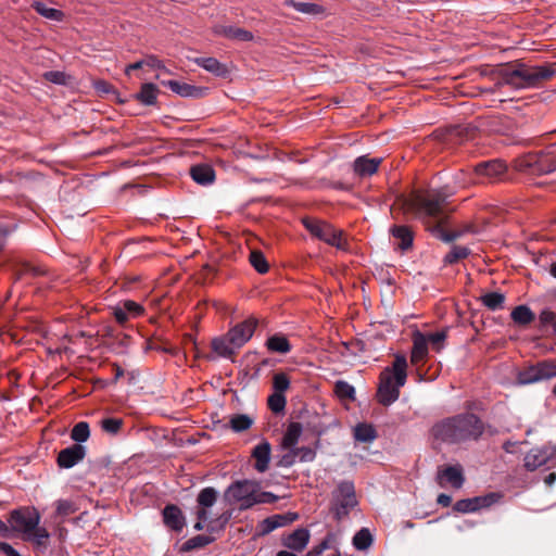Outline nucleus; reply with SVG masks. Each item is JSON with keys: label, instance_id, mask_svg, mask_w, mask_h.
Masks as SVG:
<instances>
[{"label": "nucleus", "instance_id": "nucleus-17", "mask_svg": "<svg viewBox=\"0 0 556 556\" xmlns=\"http://www.w3.org/2000/svg\"><path fill=\"white\" fill-rule=\"evenodd\" d=\"M428 356V343L425 333L416 331L413 334V349L410 354V363L415 366L425 364Z\"/></svg>", "mask_w": 556, "mask_h": 556}, {"label": "nucleus", "instance_id": "nucleus-28", "mask_svg": "<svg viewBox=\"0 0 556 556\" xmlns=\"http://www.w3.org/2000/svg\"><path fill=\"white\" fill-rule=\"evenodd\" d=\"M302 434V426L299 422H291L282 438V446L293 450Z\"/></svg>", "mask_w": 556, "mask_h": 556}, {"label": "nucleus", "instance_id": "nucleus-13", "mask_svg": "<svg viewBox=\"0 0 556 556\" xmlns=\"http://www.w3.org/2000/svg\"><path fill=\"white\" fill-rule=\"evenodd\" d=\"M298 515L295 513L270 516L260 522L257 527L258 534L266 535L278 528L285 527L295 521Z\"/></svg>", "mask_w": 556, "mask_h": 556}, {"label": "nucleus", "instance_id": "nucleus-33", "mask_svg": "<svg viewBox=\"0 0 556 556\" xmlns=\"http://www.w3.org/2000/svg\"><path fill=\"white\" fill-rule=\"evenodd\" d=\"M337 545L338 536L334 533H328L318 545L312 547L304 556H320L326 549L336 548Z\"/></svg>", "mask_w": 556, "mask_h": 556}, {"label": "nucleus", "instance_id": "nucleus-62", "mask_svg": "<svg viewBox=\"0 0 556 556\" xmlns=\"http://www.w3.org/2000/svg\"><path fill=\"white\" fill-rule=\"evenodd\" d=\"M143 65H144V60H141V61L135 62V63H132V64H129V65L126 67L125 73H126L127 75H129L131 71H134V70H139V68H141Z\"/></svg>", "mask_w": 556, "mask_h": 556}, {"label": "nucleus", "instance_id": "nucleus-45", "mask_svg": "<svg viewBox=\"0 0 556 556\" xmlns=\"http://www.w3.org/2000/svg\"><path fill=\"white\" fill-rule=\"evenodd\" d=\"M16 279H21L25 275L39 276L43 274V270L37 266L28 263H21L14 267Z\"/></svg>", "mask_w": 556, "mask_h": 556}, {"label": "nucleus", "instance_id": "nucleus-49", "mask_svg": "<svg viewBox=\"0 0 556 556\" xmlns=\"http://www.w3.org/2000/svg\"><path fill=\"white\" fill-rule=\"evenodd\" d=\"M334 392L340 399L353 400L355 395L354 387L342 380L337 381Z\"/></svg>", "mask_w": 556, "mask_h": 556}, {"label": "nucleus", "instance_id": "nucleus-42", "mask_svg": "<svg viewBox=\"0 0 556 556\" xmlns=\"http://www.w3.org/2000/svg\"><path fill=\"white\" fill-rule=\"evenodd\" d=\"M253 424V420L248 415H235L230 418V428L235 432L248 430Z\"/></svg>", "mask_w": 556, "mask_h": 556}, {"label": "nucleus", "instance_id": "nucleus-59", "mask_svg": "<svg viewBox=\"0 0 556 556\" xmlns=\"http://www.w3.org/2000/svg\"><path fill=\"white\" fill-rule=\"evenodd\" d=\"M298 452H299V450H291L290 453L283 455L280 460V465L286 466V467L293 465L294 458L298 455Z\"/></svg>", "mask_w": 556, "mask_h": 556}, {"label": "nucleus", "instance_id": "nucleus-18", "mask_svg": "<svg viewBox=\"0 0 556 556\" xmlns=\"http://www.w3.org/2000/svg\"><path fill=\"white\" fill-rule=\"evenodd\" d=\"M309 531L299 528L282 539V544L293 552H302L309 542Z\"/></svg>", "mask_w": 556, "mask_h": 556}, {"label": "nucleus", "instance_id": "nucleus-19", "mask_svg": "<svg viewBox=\"0 0 556 556\" xmlns=\"http://www.w3.org/2000/svg\"><path fill=\"white\" fill-rule=\"evenodd\" d=\"M163 520L166 527L177 532L181 531L186 525L182 511L176 505L165 506L163 509Z\"/></svg>", "mask_w": 556, "mask_h": 556}, {"label": "nucleus", "instance_id": "nucleus-50", "mask_svg": "<svg viewBox=\"0 0 556 556\" xmlns=\"http://www.w3.org/2000/svg\"><path fill=\"white\" fill-rule=\"evenodd\" d=\"M290 387V378L285 372H277L273 377V388L275 392L283 394Z\"/></svg>", "mask_w": 556, "mask_h": 556}, {"label": "nucleus", "instance_id": "nucleus-31", "mask_svg": "<svg viewBox=\"0 0 556 556\" xmlns=\"http://www.w3.org/2000/svg\"><path fill=\"white\" fill-rule=\"evenodd\" d=\"M392 235L396 240H399V248L402 250H407L413 244V233L410 229L406 226H394L392 228Z\"/></svg>", "mask_w": 556, "mask_h": 556}, {"label": "nucleus", "instance_id": "nucleus-22", "mask_svg": "<svg viewBox=\"0 0 556 556\" xmlns=\"http://www.w3.org/2000/svg\"><path fill=\"white\" fill-rule=\"evenodd\" d=\"M381 162L380 157L359 156L354 161V172L359 177L371 176L377 172Z\"/></svg>", "mask_w": 556, "mask_h": 556}, {"label": "nucleus", "instance_id": "nucleus-1", "mask_svg": "<svg viewBox=\"0 0 556 556\" xmlns=\"http://www.w3.org/2000/svg\"><path fill=\"white\" fill-rule=\"evenodd\" d=\"M447 194L441 190L416 191L402 200L407 212L415 213L424 220L428 229L445 242L455 239V235L447 233L442 224L446 218L445 202Z\"/></svg>", "mask_w": 556, "mask_h": 556}, {"label": "nucleus", "instance_id": "nucleus-7", "mask_svg": "<svg viewBox=\"0 0 556 556\" xmlns=\"http://www.w3.org/2000/svg\"><path fill=\"white\" fill-rule=\"evenodd\" d=\"M303 224L312 236L319 240L340 250L348 249V242L342 230L336 229L332 225L319 219L305 218Z\"/></svg>", "mask_w": 556, "mask_h": 556}, {"label": "nucleus", "instance_id": "nucleus-46", "mask_svg": "<svg viewBox=\"0 0 556 556\" xmlns=\"http://www.w3.org/2000/svg\"><path fill=\"white\" fill-rule=\"evenodd\" d=\"M123 424V419L121 418L109 417L100 421V427L109 434H116L121 430Z\"/></svg>", "mask_w": 556, "mask_h": 556}, {"label": "nucleus", "instance_id": "nucleus-61", "mask_svg": "<svg viewBox=\"0 0 556 556\" xmlns=\"http://www.w3.org/2000/svg\"><path fill=\"white\" fill-rule=\"evenodd\" d=\"M437 502H438V504H440L444 507H447L452 503V497L447 494L442 493L438 496Z\"/></svg>", "mask_w": 556, "mask_h": 556}, {"label": "nucleus", "instance_id": "nucleus-14", "mask_svg": "<svg viewBox=\"0 0 556 556\" xmlns=\"http://www.w3.org/2000/svg\"><path fill=\"white\" fill-rule=\"evenodd\" d=\"M144 308L137 302L127 300L113 307V315L116 321L121 325L125 324L130 318H136L142 315Z\"/></svg>", "mask_w": 556, "mask_h": 556}, {"label": "nucleus", "instance_id": "nucleus-23", "mask_svg": "<svg viewBox=\"0 0 556 556\" xmlns=\"http://www.w3.org/2000/svg\"><path fill=\"white\" fill-rule=\"evenodd\" d=\"M438 477L440 480L444 479L455 489H460L465 481L463 468L459 465L447 466L444 469L439 470Z\"/></svg>", "mask_w": 556, "mask_h": 556}, {"label": "nucleus", "instance_id": "nucleus-48", "mask_svg": "<svg viewBox=\"0 0 556 556\" xmlns=\"http://www.w3.org/2000/svg\"><path fill=\"white\" fill-rule=\"evenodd\" d=\"M267 403H268V407L270 408V410L278 414L285 409L287 400L283 394H281L279 392H274L268 397Z\"/></svg>", "mask_w": 556, "mask_h": 556}, {"label": "nucleus", "instance_id": "nucleus-30", "mask_svg": "<svg viewBox=\"0 0 556 556\" xmlns=\"http://www.w3.org/2000/svg\"><path fill=\"white\" fill-rule=\"evenodd\" d=\"M266 346L270 352L286 354L291 350L288 339L282 334H274L266 341Z\"/></svg>", "mask_w": 556, "mask_h": 556}, {"label": "nucleus", "instance_id": "nucleus-20", "mask_svg": "<svg viewBox=\"0 0 556 556\" xmlns=\"http://www.w3.org/2000/svg\"><path fill=\"white\" fill-rule=\"evenodd\" d=\"M271 447L267 441L257 444L252 451L254 468L258 472H265L269 467Z\"/></svg>", "mask_w": 556, "mask_h": 556}, {"label": "nucleus", "instance_id": "nucleus-54", "mask_svg": "<svg viewBox=\"0 0 556 556\" xmlns=\"http://www.w3.org/2000/svg\"><path fill=\"white\" fill-rule=\"evenodd\" d=\"M454 510L458 513H473L477 511V506H475L472 498L459 500L454 505Z\"/></svg>", "mask_w": 556, "mask_h": 556}, {"label": "nucleus", "instance_id": "nucleus-34", "mask_svg": "<svg viewBox=\"0 0 556 556\" xmlns=\"http://www.w3.org/2000/svg\"><path fill=\"white\" fill-rule=\"evenodd\" d=\"M481 302L491 311L501 309L504 306L505 295L501 292H489L481 295Z\"/></svg>", "mask_w": 556, "mask_h": 556}, {"label": "nucleus", "instance_id": "nucleus-5", "mask_svg": "<svg viewBox=\"0 0 556 556\" xmlns=\"http://www.w3.org/2000/svg\"><path fill=\"white\" fill-rule=\"evenodd\" d=\"M555 75V70L548 66H527L518 64L503 70L504 81L515 88L534 87Z\"/></svg>", "mask_w": 556, "mask_h": 556}, {"label": "nucleus", "instance_id": "nucleus-56", "mask_svg": "<svg viewBox=\"0 0 556 556\" xmlns=\"http://www.w3.org/2000/svg\"><path fill=\"white\" fill-rule=\"evenodd\" d=\"M43 77L54 84L63 85L66 83V75L60 71H51L43 74Z\"/></svg>", "mask_w": 556, "mask_h": 556}, {"label": "nucleus", "instance_id": "nucleus-40", "mask_svg": "<svg viewBox=\"0 0 556 556\" xmlns=\"http://www.w3.org/2000/svg\"><path fill=\"white\" fill-rule=\"evenodd\" d=\"M250 263L255 268V270L260 274H265L268 271V263L261 251H251L250 253Z\"/></svg>", "mask_w": 556, "mask_h": 556}, {"label": "nucleus", "instance_id": "nucleus-52", "mask_svg": "<svg viewBox=\"0 0 556 556\" xmlns=\"http://www.w3.org/2000/svg\"><path fill=\"white\" fill-rule=\"evenodd\" d=\"M538 365L542 380L556 377V361H543L539 362Z\"/></svg>", "mask_w": 556, "mask_h": 556}, {"label": "nucleus", "instance_id": "nucleus-10", "mask_svg": "<svg viewBox=\"0 0 556 556\" xmlns=\"http://www.w3.org/2000/svg\"><path fill=\"white\" fill-rule=\"evenodd\" d=\"M257 324V319L251 316L230 328L228 333L230 334L231 343L235 346H239V349L242 348L252 338Z\"/></svg>", "mask_w": 556, "mask_h": 556}, {"label": "nucleus", "instance_id": "nucleus-32", "mask_svg": "<svg viewBox=\"0 0 556 556\" xmlns=\"http://www.w3.org/2000/svg\"><path fill=\"white\" fill-rule=\"evenodd\" d=\"M159 89L154 84L147 83L141 86L140 92L136 98L146 105H151L156 102Z\"/></svg>", "mask_w": 556, "mask_h": 556}, {"label": "nucleus", "instance_id": "nucleus-6", "mask_svg": "<svg viewBox=\"0 0 556 556\" xmlns=\"http://www.w3.org/2000/svg\"><path fill=\"white\" fill-rule=\"evenodd\" d=\"M517 168L534 175H545L556 170V150L549 148L540 153H528L517 161Z\"/></svg>", "mask_w": 556, "mask_h": 556}, {"label": "nucleus", "instance_id": "nucleus-55", "mask_svg": "<svg viewBox=\"0 0 556 556\" xmlns=\"http://www.w3.org/2000/svg\"><path fill=\"white\" fill-rule=\"evenodd\" d=\"M56 514L60 516H68L75 511L74 504L66 500H59L55 503Z\"/></svg>", "mask_w": 556, "mask_h": 556}, {"label": "nucleus", "instance_id": "nucleus-53", "mask_svg": "<svg viewBox=\"0 0 556 556\" xmlns=\"http://www.w3.org/2000/svg\"><path fill=\"white\" fill-rule=\"evenodd\" d=\"M498 498H500V496L496 493H490L484 496L472 497L475 506H477V510H479L481 508L490 507L492 504L497 502Z\"/></svg>", "mask_w": 556, "mask_h": 556}, {"label": "nucleus", "instance_id": "nucleus-38", "mask_svg": "<svg viewBox=\"0 0 556 556\" xmlns=\"http://www.w3.org/2000/svg\"><path fill=\"white\" fill-rule=\"evenodd\" d=\"M425 336L427 337L428 345H431L432 350H434L435 352H440L444 348L446 340V330L425 333Z\"/></svg>", "mask_w": 556, "mask_h": 556}, {"label": "nucleus", "instance_id": "nucleus-12", "mask_svg": "<svg viewBox=\"0 0 556 556\" xmlns=\"http://www.w3.org/2000/svg\"><path fill=\"white\" fill-rule=\"evenodd\" d=\"M507 170V166L501 160H492L483 162L475 167V173L478 177L484 178L492 182L500 179Z\"/></svg>", "mask_w": 556, "mask_h": 556}, {"label": "nucleus", "instance_id": "nucleus-2", "mask_svg": "<svg viewBox=\"0 0 556 556\" xmlns=\"http://www.w3.org/2000/svg\"><path fill=\"white\" fill-rule=\"evenodd\" d=\"M484 431L481 419L471 413L445 418L432 427L434 439L446 443H462L479 439Z\"/></svg>", "mask_w": 556, "mask_h": 556}, {"label": "nucleus", "instance_id": "nucleus-63", "mask_svg": "<svg viewBox=\"0 0 556 556\" xmlns=\"http://www.w3.org/2000/svg\"><path fill=\"white\" fill-rule=\"evenodd\" d=\"M208 519H202L200 517H197V522L194 523V529L197 531H201L204 529V523L207 521Z\"/></svg>", "mask_w": 556, "mask_h": 556}, {"label": "nucleus", "instance_id": "nucleus-36", "mask_svg": "<svg viewBox=\"0 0 556 556\" xmlns=\"http://www.w3.org/2000/svg\"><path fill=\"white\" fill-rule=\"evenodd\" d=\"M372 543V535L368 529H361L353 538V545L358 551L367 549Z\"/></svg>", "mask_w": 556, "mask_h": 556}, {"label": "nucleus", "instance_id": "nucleus-24", "mask_svg": "<svg viewBox=\"0 0 556 556\" xmlns=\"http://www.w3.org/2000/svg\"><path fill=\"white\" fill-rule=\"evenodd\" d=\"M214 33L239 41H251L253 39L251 31L236 26L217 25L214 27Z\"/></svg>", "mask_w": 556, "mask_h": 556}, {"label": "nucleus", "instance_id": "nucleus-27", "mask_svg": "<svg viewBox=\"0 0 556 556\" xmlns=\"http://www.w3.org/2000/svg\"><path fill=\"white\" fill-rule=\"evenodd\" d=\"M194 62L216 76H225L227 74L226 66L215 58H197Z\"/></svg>", "mask_w": 556, "mask_h": 556}, {"label": "nucleus", "instance_id": "nucleus-11", "mask_svg": "<svg viewBox=\"0 0 556 556\" xmlns=\"http://www.w3.org/2000/svg\"><path fill=\"white\" fill-rule=\"evenodd\" d=\"M218 493L212 486H206L200 491L197 497L195 516L202 519L211 518V508L217 501Z\"/></svg>", "mask_w": 556, "mask_h": 556}, {"label": "nucleus", "instance_id": "nucleus-39", "mask_svg": "<svg viewBox=\"0 0 556 556\" xmlns=\"http://www.w3.org/2000/svg\"><path fill=\"white\" fill-rule=\"evenodd\" d=\"M354 437L361 442H370L376 438L375 429L366 424H361L355 427Z\"/></svg>", "mask_w": 556, "mask_h": 556}, {"label": "nucleus", "instance_id": "nucleus-58", "mask_svg": "<svg viewBox=\"0 0 556 556\" xmlns=\"http://www.w3.org/2000/svg\"><path fill=\"white\" fill-rule=\"evenodd\" d=\"M97 91L102 93H110L113 91V86L105 80H97L93 84Z\"/></svg>", "mask_w": 556, "mask_h": 556}, {"label": "nucleus", "instance_id": "nucleus-51", "mask_svg": "<svg viewBox=\"0 0 556 556\" xmlns=\"http://www.w3.org/2000/svg\"><path fill=\"white\" fill-rule=\"evenodd\" d=\"M212 542V539L206 535H197L189 539L182 545V551L188 552L194 548L203 547L208 545Z\"/></svg>", "mask_w": 556, "mask_h": 556}, {"label": "nucleus", "instance_id": "nucleus-47", "mask_svg": "<svg viewBox=\"0 0 556 556\" xmlns=\"http://www.w3.org/2000/svg\"><path fill=\"white\" fill-rule=\"evenodd\" d=\"M290 4L296 11H299L301 13H305V14L317 15L323 12V8L316 3L291 1Z\"/></svg>", "mask_w": 556, "mask_h": 556}, {"label": "nucleus", "instance_id": "nucleus-8", "mask_svg": "<svg viewBox=\"0 0 556 556\" xmlns=\"http://www.w3.org/2000/svg\"><path fill=\"white\" fill-rule=\"evenodd\" d=\"M332 504L336 517L341 519L357 505L355 488L352 481H341L332 492Z\"/></svg>", "mask_w": 556, "mask_h": 556}, {"label": "nucleus", "instance_id": "nucleus-37", "mask_svg": "<svg viewBox=\"0 0 556 556\" xmlns=\"http://www.w3.org/2000/svg\"><path fill=\"white\" fill-rule=\"evenodd\" d=\"M49 536V532L38 525L34 530L30 531V533L26 535V539L34 542L37 546L46 548Z\"/></svg>", "mask_w": 556, "mask_h": 556}, {"label": "nucleus", "instance_id": "nucleus-44", "mask_svg": "<svg viewBox=\"0 0 556 556\" xmlns=\"http://www.w3.org/2000/svg\"><path fill=\"white\" fill-rule=\"evenodd\" d=\"M519 380L521 383H533L542 380L539 365L535 364L522 370L519 375Z\"/></svg>", "mask_w": 556, "mask_h": 556}, {"label": "nucleus", "instance_id": "nucleus-9", "mask_svg": "<svg viewBox=\"0 0 556 556\" xmlns=\"http://www.w3.org/2000/svg\"><path fill=\"white\" fill-rule=\"evenodd\" d=\"M9 522L14 531L21 532L26 536L39 525L40 515L35 508L24 507L13 510Z\"/></svg>", "mask_w": 556, "mask_h": 556}, {"label": "nucleus", "instance_id": "nucleus-57", "mask_svg": "<svg viewBox=\"0 0 556 556\" xmlns=\"http://www.w3.org/2000/svg\"><path fill=\"white\" fill-rule=\"evenodd\" d=\"M556 315L551 309H543L540 314V321L543 325H549L555 321Z\"/></svg>", "mask_w": 556, "mask_h": 556}, {"label": "nucleus", "instance_id": "nucleus-41", "mask_svg": "<svg viewBox=\"0 0 556 556\" xmlns=\"http://www.w3.org/2000/svg\"><path fill=\"white\" fill-rule=\"evenodd\" d=\"M470 251L466 247L453 245L450 253H447L444 257V262L446 264H454L458 261L466 258L469 255Z\"/></svg>", "mask_w": 556, "mask_h": 556}, {"label": "nucleus", "instance_id": "nucleus-16", "mask_svg": "<svg viewBox=\"0 0 556 556\" xmlns=\"http://www.w3.org/2000/svg\"><path fill=\"white\" fill-rule=\"evenodd\" d=\"M85 455L86 448L80 444H74L70 447L60 451L58 455V465L61 468H72L80 460H83Z\"/></svg>", "mask_w": 556, "mask_h": 556}, {"label": "nucleus", "instance_id": "nucleus-29", "mask_svg": "<svg viewBox=\"0 0 556 556\" xmlns=\"http://www.w3.org/2000/svg\"><path fill=\"white\" fill-rule=\"evenodd\" d=\"M510 316L514 323L520 326H527L535 318L534 313L527 305H519L515 307Z\"/></svg>", "mask_w": 556, "mask_h": 556}, {"label": "nucleus", "instance_id": "nucleus-60", "mask_svg": "<svg viewBox=\"0 0 556 556\" xmlns=\"http://www.w3.org/2000/svg\"><path fill=\"white\" fill-rule=\"evenodd\" d=\"M144 65L152 68H163L162 62L154 55H149L144 59Z\"/></svg>", "mask_w": 556, "mask_h": 556}, {"label": "nucleus", "instance_id": "nucleus-64", "mask_svg": "<svg viewBox=\"0 0 556 556\" xmlns=\"http://www.w3.org/2000/svg\"><path fill=\"white\" fill-rule=\"evenodd\" d=\"M314 458V453L311 450H305L302 460H312Z\"/></svg>", "mask_w": 556, "mask_h": 556}, {"label": "nucleus", "instance_id": "nucleus-3", "mask_svg": "<svg viewBox=\"0 0 556 556\" xmlns=\"http://www.w3.org/2000/svg\"><path fill=\"white\" fill-rule=\"evenodd\" d=\"M407 359L404 355H396L391 366L386 367L379 376L377 400L388 406L400 396V389L406 383Z\"/></svg>", "mask_w": 556, "mask_h": 556}, {"label": "nucleus", "instance_id": "nucleus-4", "mask_svg": "<svg viewBox=\"0 0 556 556\" xmlns=\"http://www.w3.org/2000/svg\"><path fill=\"white\" fill-rule=\"evenodd\" d=\"M224 498L230 505H238L240 510H247L257 504L275 503L278 496L271 492L261 491V485L256 481L238 480L226 489Z\"/></svg>", "mask_w": 556, "mask_h": 556}, {"label": "nucleus", "instance_id": "nucleus-35", "mask_svg": "<svg viewBox=\"0 0 556 556\" xmlns=\"http://www.w3.org/2000/svg\"><path fill=\"white\" fill-rule=\"evenodd\" d=\"M33 8L35 11L40 14L41 16L52 20V21H61L63 18V12L60 10H56L54 8L48 7L43 2H34Z\"/></svg>", "mask_w": 556, "mask_h": 556}, {"label": "nucleus", "instance_id": "nucleus-25", "mask_svg": "<svg viewBox=\"0 0 556 556\" xmlns=\"http://www.w3.org/2000/svg\"><path fill=\"white\" fill-rule=\"evenodd\" d=\"M239 346H235L230 341V334L218 337L212 340V350L219 356L225 358L232 357Z\"/></svg>", "mask_w": 556, "mask_h": 556}, {"label": "nucleus", "instance_id": "nucleus-21", "mask_svg": "<svg viewBox=\"0 0 556 556\" xmlns=\"http://www.w3.org/2000/svg\"><path fill=\"white\" fill-rule=\"evenodd\" d=\"M552 453L546 448H532L525 456V467L533 471L539 467L545 465L547 460L551 458Z\"/></svg>", "mask_w": 556, "mask_h": 556}, {"label": "nucleus", "instance_id": "nucleus-15", "mask_svg": "<svg viewBox=\"0 0 556 556\" xmlns=\"http://www.w3.org/2000/svg\"><path fill=\"white\" fill-rule=\"evenodd\" d=\"M162 84L169 88L173 92L180 97L186 98H202L206 94L207 88L205 87H198L194 85H190L184 81L178 80H166L162 81Z\"/></svg>", "mask_w": 556, "mask_h": 556}, {"label": "nucleus", "instance_id": "nucleus-26", "mask_svg": "<svg viewBox=\"0 0 556 556\" xmlns=\"http://www.w3.org/2000/svg\"><path fill=\"white\" fill-rule=\"evenodd\" d=\"M192 179L200 185H208L214 181V169L207 164L194 165L190 168Z\"/></svg>", "mask_w": 556, "mask_h": 556}, {"label": "nucleus", "instance_id": "nucleus-43", "mask_svg": "<svg viewBox=\"0 0 556 556\" xmlns=\"http://www.w3.org/2000/svg\"><path fill=\"white\" fill-rule=\"evenodd\" d=\"M89 435H90L89 425L85 421H80V422L76 424L73 427L72 432H71V438L75 442H78V443L87 441Z\"/></svg>", "mask_w": 556, "mask_h": 556}]
</instances>
